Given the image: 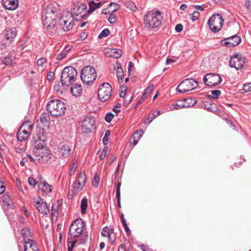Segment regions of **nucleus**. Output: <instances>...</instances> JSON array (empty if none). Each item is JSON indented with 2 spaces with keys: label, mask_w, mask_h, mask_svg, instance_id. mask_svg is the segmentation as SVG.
<instances>
[{
  "label": "nucleus",
  "mask_w": 251,
  "mask_h": 251,
  "mask_svg": "<svg viewBox=\"0 0 251 251\" xmlns=\"http://www.w3.org/2000/svg\"><path fill=\"white\" fill-rule=\"evenodd\" d=\"M58 14L57 9L50 4L45 7L42 12V20L46 32L51 36L57 32L56 17Z\"/></svg>",
  "instance_id": "f257e3e1"
},
{
  "label": "nucleus",
  "mask_w": 251,
  "mask_h": 251,
  "mask_svg": "<svg viewBox=\"0 0 251 251\" xmlns=\"http://www.w3.org/2000/svg\"><path fill=\"white\" fill-rule=\"evenodd\" d=\"M85 223L82 219H76L70 225L69 234L72 239L78 240L77 243L80 245L86 242L88 239L87 233L84 232Z\"/></svg>",
  "instance_id": "f03ea898"
},
{
  "label": "nucleus",
  "mask_w": 251,
  "mask_h": 251,
  "mask_svg": "<svg viewBox=\"0 0 251 251\" xmlns=\"http://www.w3.org/2000/svg\"><path fill=\"white\" fill-rule=\"evenodd\" d=\"M163 16L159 10L148 12L145 16V26L148 29L159 28L162 25Z\"/></svg>",
  "instance_id": "7ed1b4c3"
},
{
  "label": "nucleus",
  "mask_w": 251,
  "mask_h": 251,
  "mask_svg": "<svg viewBox=\"0 0 251 251\" xmlns=\"http://www.w3.org/2000/svg\"><path fill=\"white\" fill-rule=\"evenodd\" d=\"M47 108L49 112L53 116L58 117L63 115L66 110L64 102L59 100H52L48 102Z\"/></svg>",
  "instance_id": "20e7f679"
},
{
  "label": "nucleus",
  "mask_w": 251,
  "mask_h": 251,
  "mask_svg": "<svg viewBox=\"0 0 251 251\" xmlns=\"http://www.w3.org/2000/svg\"><path fill=\"white\" fill-rule=\"evenodd\" d=\"M77 72L73 67L68 66L62 71L61 75V81L62 85L68 87L75 80Z\"/></svg>",
  "instance_id": "39448f33"
},
{
  "label": "nucleus",
  "mask_w": 251,
  "mask_h": 251,
  "mask_svg": "<svg viewBox=\"0 0 251 251\" xmlns=\"http://www.w3.org/2000/svg\"><path fill=\"white\" fill-rule=\"evenodd\" d=\"M80 77L84 84H91L97 77L95 68L89 66L84 67L81 70Z\"/></svg>",
  "instance_id": "423d86ee"
},
{
  "label": "nucleus",
  "mask_w": 251,
  "mask_h": 251,
  "mask_svg": "<svg viewBox=\"0 0 251 251\" xmlns=\"http://www.w3.org/2000/svg\"><path fill=\"white\" fill-rule=\"evenodd\" d=\"M198 85V82L194 79L187 78L181 81L176 88L179 93H185L194 90Z\"/></svg>",
  "instance_id": "0eeeda50"
},
{
  "label": "nucleus",
  "mask_w": 251,
  "mask_h": 251,
  "mask_svg": "<svg viewBox=\"0 0 251 251\" xmlns=\"http://www.w3.org/2000/svg\"><path fill=\"white\" fill-rule=\"evenodd\" d=\"M73 20L72 14L67 12L60 17L58 22L59 25L64 31H69L73 27Z\"/></svg>",
  "instance_id": "6e6552de"
},
{
  "label": "nucleus",
  "mask_w": 251,
  "mask_h": 251,
  "mask_svg": "<svg viewBox=\"0 0 251 251\" xmlns=\"http://www.w3.org/2000/svg\"><path fill=\"white\" fill-rule=\"evenodd\" d=\"M224 23V19L220 14L213 15L208 20L210 29L214 32H217L221 28Z\"/></svg>",
  "instance_id": "1a4fd4ad"
},
{
  "label": "nucleus",
  "mask_w": 251,
  "mask_h": 251,
  "mask_svg": "<svg viewBox=\"0 0 251 251\" xmlns=\"http://www.w3.org/2000/svg\"><path fill=\"white\" fill-rule=\"evenodd\" d=\"M112 91V87L108 83L101 84L98 94L100 100L103 102L107 100L111 96Z\"/></svg>",
  "instance_id": "9d476101"
},
{
  "label": "nucleus",
  "mask_w": 251,
  "mask_h": 251,
  "mask_svg": "<svg viewBox=\"0 0 251 251\" xmlns=\"http://www.w3.org/2000/svg\"><path fill=\"white\" fill-rule=\"evenodd\" d=\"M245 62V58L241 54H235L230 57L229 66L236 70L241 69Z\"/></svg>",
  "instance_id": "9b49d317"
},
{
  "label": "nucleus",
  "mask_w": 251,
  "mask_h": 251,
  "mask_svg": "<svg viewBox=\"0 0 251 251\" xmlns=\"http://www.w3.org/2000/svg\"><path fill=\"white\" fill-rule=\"evenodd\" d=\"M203 80L204 84L207 86H216L221 83V77L216 74H209L204 76Z\"/></svg>",
  "instance_id": "f8f14e48"
},
{
  "label": "nucleus",
  "mask_w": 251,
  "mask_h": 251,
  "mask_svg": "<svg viewBox=\"0 0 251 251\" xmlns=\"http://www.w3.org/2000/svg\"><path fill=\"white\" fill-rule=\"evenodd\" d=\"M33 204L38 209L39 212L43 215L48 214L50 211L47 202L40 197L33 199Z\"/></svg>",
  "instance_id": "ddd939ff"
},
{
  "label": "nucleus",
  "mask_w": 251,
  "mask_h": 251,
  "mask_svg": "<svg viewBox=\"0 0 251 251\" xmlns=\"http://www.w3.org/2000/svg\"><path fill=\"white\" fill-rule=\"evenodd\" d=\"M95 119L91 116H88L82 122L81 128L83 132L89 133L94 128Z\"/></svg>",
  "instance_id": "4468645a"
},
{
  "label": "nucleus",
  "mask_w": 251,
  "mask_h": 251,
  "mask_svg": "<svg viewBox=\"0 0 251 251\" xmlns=\"http://www.w3.org/2000/svg\"><path fill=\"white\" fill-rule=\"evenodd\" d=\"M33 153L37 156L39 163H45L50 158V151L47 148H42V150H34Z\"/></svg>",
  "instance_id": "2eb2a0df"
},
{
  "label": "nucleus",
  "mask_w": 251,
  "mask_h": 251,
  "mask_svg": "<svg viewBox=\"0 0 251 251\" xmlns=\"http://www.w3.org/2000/svg\"><path fill=\"white\" fill-rule=\"evenodd\" d=\"M87 12V6L85 3H77L75 4L72 8V16H75L79 18H82L85 16Z\"/></svg>",
  "instance_id": "dca6fc26"
},
{
  "label": "nucleus",
  "mask_w": 251,
  "mask_h": 251,
  "mask_svg": "<svg viewBox=\"0 0 251 251\" xmlns=\"http://www.w3.org/2000/svg\"><path fill=\"white\" fill-rule=\"evenodd\" d=\"M17 30L15 27H7L3 31L2 35L5 40L6 45L10 43L16 37Z\"/></svg>",
  "instance_id": "f3484780"
},
{
  "label": "nucleus",
  "mask_w": 251,
  "mask_h": 251,
  "mask_svg": "<svg viewBox=\"0 0 251 251\" xmlns=\"http://www.w3.org/2000/svg\"><path fill=\"white\" fill-rule=\"evenodd\" d=\"M241 41V38L235 35L222 40V43L226 47H233L237 46Z\"/></svg>",
  "instance_id": "a211bd4d"
},
{
  "label": "nucleus",
  "mask_w": 251,
  "mask_h": 251,
  "mask_svg": "<svg viewBox=\"0 0 251 251\" xmlns=\"http://www.w3.org/2000/svg\"><path fill=\"white\" fill-rule=\"evenodd\" d=\"M25 251H39L36 243L31 239L25 241L24 242Z\"/></svg>",
  "instance_id": "6ab92c4d"
},
{
  "label": "nucleus",
  "mask_w": 251,
  "mask_h": 251,
  "mask_svg": "<svg viewBox=\"0 0 251 251\" xmlns=\"http://www.w3.org/2000/svg\"><path fill=\"white\" fill-rule=\"evenodd\" d=\"M3 6L8 10H15L18 7V0H2Z\"/></svg>",
  "instance_id": "aec40b11"
},
{
  "label": "nucleus",
  "mask_w": 251,
  "mask_h": 251,
  "mask_svg": "<svg viewBox=\"0 0 251 251\" xmlns=\"http://www.w3.org/2000/svg\"><path fill=\"white\" fill-rule=\"evenodd\" d=\"M72 152V147L68 144L63 145L59 151V153L63 158L69 157Z\"/></svg>",
  "instance_id": "412c9836"
},
{
  "label": "nucleus",
  "mask_w": 251,
  "mask_h": 251,
  "mask_svg": "<svg viewBox=\"0 0 251 251\" xmlns=\"http://www.w3.org/2000/svg\"><path fill=\"white\" fill-rule=\"evenodd\" d=\"M38 187L39 189H41L43 193L46 194L51 193L52 191V186L49 184L45 181H41V182L38 184Z\"/></svg>",
  "instance_id": "4be33fe9"
},
{
  "label": "nucleus",
  "mask_w": 251,
  "mask_h": 251,
  "mask_svg": "<svg viewBox=\"0 0 251 251\" xmlns=\"http://www.w3.org/2000/svg\"><path fill=\"white\" fill-rule=\"evenodd\" d=\"M143 134L142 130H138L135 132L132 138L130 139L129 144H132L133 146L137 144L138 140L141 138Z\"/></svg>",
  "instance_id": "5701e85b"
},
{
  "label": "nucleus",
  "mask_w": 251,
  "mask_h": 251,
  "mask_svg": "<svg viewBox=\"0 0 251 251\" xmlns=\"http://www.w3.org/2000/svg\"><path fill=\"white\" fill-rule=\"evenodd\" d=\"M70 91L73 96L77 97L81 95L82 89L80 84L76 83L71 87Z\"/></svg>",
  "instance_id": "b1692460"
},
{
  "label": "nucleus",
  "mask_w": 251,
  "mask_h": 251,
  "mask_svg": "<svg viewBox=\"0 0 251 251\" xmlns=\"http://www.w3.org/2000/svg\"><path fill=\"white\" fill-rule=\"evenodd\" d=\"M122 51L120 50L111 49L109 51V57L116 59L120 58L122 55Z\"/></svg>",
  "instance_id": "393cba45"
},
{
  "label": "nucleus",
  "mask_w": 251,
  "mask_h": 251,
  "mask_svg": "<svg viewBox=\"0 0 251 251\" xmlns=\"http://www.w3.org/2000/svg\"><path fill=\"white\" fill-rule=\"evenodd\" d=\"M185 107H189L196 104L197 101L195 99L187 98L182 100Z\"/></svg>",
  "instance_id": "a878e982"
},
{
  "label": "nucleus",
  "mask_w": 251,
  "mask_h": 251,
  "mask_svg": "<svg viewBox=\"0 0 251 251\" xmlns=\"http://www.w3.org/2000/svg\"><path fill=\"white\" fill-rule=\"evenodd\" d=\"M35 149L34 150H42V148H47L45 145L44 140H41L38 137V140L35 141L34 143Z\"/></svg>",
  "instance_id": "bb28decb"
},
{
  "label": "nucleus",
  "mask_w": 251,
  "mask_h": 251,
  "mask_svg": "<svg viewBox=\"0 0 251 251\" xmlns=\"http://www.w3.org/2000/svg\"><path fill=\"white\" fill-rule=\"evenodd\" d=\"M26 148V143H22V142H19L17 144V147L15 148L16 151L18 153H22L25 151Z\"/></svg>",
  "instance_id": "cd10ccee"
},
{
  "label": "nucleus",
  "mask_w": 251,
  "mask_h": 251,
  "mask_svg": "<svg viewBox=\"0 0 251 251\" xmlns=\"http://www.w3.org/2000/svg\"><path fill=\"white\" fill-rule=\"evenodd\" d=\"M117 77L119 82H122L123 77V71L120 64H117Z\"/></svg>",
  "instance_id": "c85d7f7f"
},
{
  "label": "nucleus",
  "mask_w": 251,
  "mask_h": 251,
  "mask_svg": "<svg viewBox=\"0 0 251 251\" xmlns=\"http://www.w3.org/2000/svg\"><path fill=\"white\" fill-rule=\"evenodd\" d=\"M205 107L208 110L213 112H216L218 110L216 104L213 103H207V104H205Z\"/></svg>",
  "instance_id": "c756f323"
},
{
  "label": "nucleus",
  "mask_w": 251,
  "mask_h": 251,
  "mask_svg": "<svg viewBox=\"0 0 251 251\" xmlns=\"http://www.w3.org/2000/svg\"><path fill=\"white\" fill-rule=\"evenodd\" d=\"M84 185V183H82L81 182L75 181V182L73 184L72 186L76 191L78 192L82 190Z\"/></svg>",
  "instance_id": "7c9ffc66"
},
{
  "label": "nucleus",
  "mask_w": 251,
  "mask_h": 251,
  "mask_svg": "<svg viewBox=\"0 0 251 251\" xmlns=\"http://www.w3.org/2000/svg\"><path fill=\"white\" fill-rule=\"evenodd\" d=\"M81 211L82 214H84L86 212V209L87 207V200L86 198H83L81 201Z\"/></svg>",
  "instance_id": "2f4dec72"
},
{
  "label": "nucleus",
  "mask_w": 251,
  "mask_h": 251,
  "mask_svg": "<svg viewBox=\"0 0 251 251\" xmlns=\"http://www.w3.org/2000/svg\"><path fill=\"white\" fill-rule=\"evenodd\" d=\"M108 5V8L111 9V10H109L108 11V13L114 12L118 10L120 8V5L115 2H111L110 4H109Z\"/></svg>",
  "instance_id": "473e14b6"
},
{
  "label": "nucleus",
  "mask_w": 251,
  "mask_h": 251,
  "mask_svg": "<svg viewBox=\"0 0 251 251\" xmlns=\"http://www.w3.org/2000/svg\"><path fill=\"white\" fill-rule=\"evenodd\" d=\"M2 201L5 203L7 205L10 206L12 204V201L10 197L7 194H4L2 198Z\"/></svg>",
  "instance_id": "72a5a7b5"
},
{
  "label": "nucleus",
  "mask_w": 251,
  "mask_h": 251,
  "mask_svg": "<svg viewBox=\"0 0 251 251\" xmlns=\"http://www.w3.org/2000/svg\"><path fill=\"white\" fill-rule=\"evenodd\" d=\"M20 128L25 129L28 131H31L33 128V125L29 122H26L23 124Z\"/></svg>",
  "instance_id": "f704fd0d"
},
{
  "label": "nucleus",
  "mask_w": 251,
  "mask_h": 251,
  "mask_svg": "<svg viewBox=\"0 0 251 251\" xmlns=\"http://www.w3.org/2000/svg\"><path fill=\"white\" fill-rule=\"evenodd\" d=\"M21 234H22L23 238H25V240L26 241V238L28 237L30 235V230L28 228H24L21 231ZM28 239H27V240Z\"/></svg>",
  "instance_id": "c9c22d12"
},
{
  "label": "nucleus",
  "mask_w": 251,
  "mask_h": 251,
  "mask_svg": "<svg viewBox=\"0 0 251 251\" xmlns=\"http://www.w3.org/2000/svg\"><path fill=\"white\" fill-rule=\"evenodd\" d=\"M76 181L81 182L82 183L85 184L86 176L84 172H81L79 174Z\"/></svg>",
  "instance_id": "e433bc0d"
},
{
  "label": "nucleus",
  "mask_w": 251,
  "mask_h": 251,
  "mask_svg": "<svg viewBox=\"0 0 251 251\" xmlns=\"http://www.w3.org/2000/svg\"><path fill=\"white\" fill-rule=\"evenodd\" d=\"M126 7L130 10L135 12L137 10V7L135 3L132 1H128L126 3Z\"/></svg>",
  "instance_id": "4c0bfd02"
},
{
  "label": "nucleus",
  "mask_w": 251,
  "mask_h": 251,
  "mask_svg": "<svg viewBox=\"0 0 251 251\" xmlns=\"http://www.w3.org/2000/svg\"><path fill=\"white\" fill-rule=\"evenodd\" d=\"M173 108L176 109H178L182 108H185L182 100L178 101V102L174 103L172 104Z\"/></svg>",
  "instance_id": "58836bf2"
},
{
  "label": "nucleus",
  "mask_w": 251,
  "mask_h": 251,
  "mask_svg": "<svg viewBox=\"0 0 251 251\" xmlns=\"http://www.w3.org/2000/svg\"><path fill=\"white\" fill-rule=\"evenodd\" d=\"M76 168H77V165L75 163L73 162L72 164V165L70 167V168L69 175L70 176H72L75 174Z\"/></svg>",
  "instance_id": "ea45409f"
},
{
  "label": "nucleus",
  "mask_w": 251,
  "mask_h": 251,
  "mask_svg": "<svg viewBox=\"0 0 251 251\" xmlns=\"http://www.w3.org/2000/svg\"><path fill=\"white\" fill-rule=\"evenodd\" d=\"M49 119V116L46 114H42L40 116V120L43 124H46L48 123Z\"/></svg>",
  "instance_id": "a19ab883"
},
{
  "label": "nucleus",
  "mask_w": 251,
  "mask_h": 251,
  "mask_svg": "<svg viewBox=\"0 0 251 251\" xmlns=\"http://www.w3.org/2000/svg\"><path fill=\"white\" fill-rule=\"evenodd\" d=\"M110 134V131L109 130H107L105 131V135L102 139V142L104 145H107L108 143V137Z\"/></svg>",
  "instance_id": "79ce46f5"
},
{
  "label": "nucleus",
  "mask_w": 251,
  "mask_h": 251,
  "mask_svg": "<svg viewBox=\"0 0 251 251\" xmlns=\"http://www.w3.org/2000/svg\"><path fill=\"white\" fill-rule=\"evenodd\" d=\"M110 34V31L108 29H103L99 35V38L101 39L103 37L107 36Z\"/></svg>",
  "instance_id": "37998d69"
},
{
  "label": "nucleus",
  "mask_w": 251,
  "mask_h": 251,
  "mask_svg": "<svg viewBox=\"0 0 251 251\" xmlns=\"http://www.w3.org/2000/svg\"><path fill=\"white\" fill-rule=\"evenodd\" d=\"M200 16V13L197 11H194L193 13L190 15V18L193 22L198 20Z\"/></svg>",
  "instance_id": "c03bdc74"
},
{
  "label": "nucleus",
  "mask_w": 251,
  "mask_h": 251,
  "mask_svg": "<svg viewBox=\"0 0 251 251\" xmlns=\"http://www.w3.org/2000/svg\"><path fill=\"white\" fill-rule=\"evenodd\" d=\"M97 7L96 4L94 1H90L89 2V9L88 10V12L90 13H92L95 10L97 9Z\"/></svg>",
  "instance_id": "a18cd8bd"
},
{
  "label": "nucleus",
  "mask_w": 251,
  "mask_h": 251,
  "mask_svg": "<svg viewBox=\"0 0 251 251\" xmlns=\"http://www.w3.org/2000/svg\"><path fill=\"white\" fill-rule=\"evenodd\" d=\"M78 240H74L68 243V251H73L75 245L77 243Z\"/></svg>",
  "instance_id": "49530a36"
},
{
  "label": "nucleus",
  "mask_w": 251,
  "mask_h": 251,
  "mask_svg": "<svg viewBox=\"0 0 251 251\" xmlns=\"http://www.w3.org/2000/svg\"><path fill=\"white\" fill-rule=\"evenodd\" d=\"M47 62L46 58H41L38 59L37 61V65L39 67H44L45 64Z\"/></svg>",
  "instance_id": "de8ad7c7"
},
{
  "label": "nucleus",
  "mask_w": 251,
  "mask_h": 251,
  "mask_svg": "<svg viewBox=\"0 0 251 251\" xmlns=\"http://www.w3.org/2000/svg\"><path fill=\"white\" fill-rule=\"evenodd\" d=\"M100 181V177L97 174H95L93 178V180L92 182V184L93 186L97 187Z\"/></svg>",
  "instance_id": "09e8293b"
},
{
  "label": "nucleus",
  "mask_w": 251,
  "mask_h": 251,
  "mask_svg": "<svg viewBox=\"0 0 251 251\" xmlns=\"http://www.w3.org/2000/svg\"><path fill=\"white\" fill-rule=\"evenodd\" d=\"M212 96H211V98L212 99H217L218 97L221 95V92L220 90H216L212 91L211 92Z\"/></svg>",
  "instance_id": "8fccbe9b"
},
{
  "label": "nucleus",
  "mask_w": 251,
  "mask_h": 251,
  "mask_svg": "<svg viewBox=\"0 0 251 251\" xmlns=\"http://www.w3.org/2000/svg\"><path fill=\"white\" fill-rule=\"evenodd\" d=\"M112 229H109L107 227H104L102 228L101 231V235L104 237H107L108 235H109L110 232H111Z\"/></svg>",
  "instance_id": "3c124183"
},
{
  "label": "nucleus",
  "mask_w": 251,
  "mask_h": 251,
  "mask_svg": "<svg viewBox=\"0 0 251 251\" xmlns=\"http://www.w3.org/2000/svg\"><path fill=\"white\" fill-rule=\"evenodd\" d=\"M17 136L19 141L20 142L25 141L27 138V136L23 135V133H21V132H18Z\"/></svg>",
  "instance_id": "603ef678"
},
{
  "label": "nucleus",
  "mask_w": 251,
  "mask_h": 251,
  "mask_svg": "<svg viewBox=\"0 0 251 251\" xmlns=\"http://www.w3.org/2000/svg\"><path fill=\"white\" fill-rule=\"evenodd\" d=\"M107 237H109V242H110L111 244L114 243L116 240V235L113 230L111 231V232H110L109 235H108Z\"/></svg>",
  "instance_id": "864d4df0"
},
{
  "label": "nucleus",
  "mask_w": 251,
  "mask_h": 251,
  "mask_svg": "<svg viewBox=\"0 0 251 251\" xmlns=\"http://www.w3.org/2000/svg\"><path fill=\"white\" fill-rule=\"evenodd\" d=\"M33 155L34 156H32L30 154H27L26 157L27 158V159H29L31 162L37 164L38 163H39L38 159H36L37 156H36V155H34L33 154Z\"/></svg>",
  "instance_id": "5fc2aeb1"
},
{
  "label": "nucleus",
  "mask_w": 251,
  "mask_h": 251,
  "mask_svg": "<svg viewBox=\"0 0 251 251\" xmlns=\"http://www.w3.org/2000/svg\"><path fill=\"white\" fill-rule=\"evenodd\" d=\"M2 62L6 65H11L12 63V60L10 57H5L3 58Z\"/></svg>",
  "instance_id": "6e6d98bb"
},
{
  "label": "nucleus",
  "mask_w": 251,
  "mask_h": 251,
  "mask_svg": "<svg viewBox=\"0 0 251 251\" xmlns=\"http://www.w3.org/2000/svg\"><path fill=\"white\" fill-rule=\"evenodd\" d=\"M108 152V148H104L103 149V151L101 152L100 155V160H103L105 156H106V154Z\"/></svg>",
  "instance_id": "4d7b16f0"
},
{
  "label": "nucleus",
  "mask_w": 251,
  "mask_h": 251,
  "mask_svg": "<svg viewBox=\"0 0 251 251\" xmlns=\"http://www.w3.org/2000/svg\"><path fill=\"white\" fill-rule=\"evenodd\" d=\"M113 116L114 115L112 113L109 112L106 114L105 116V120L106 122L110 123L112 120Z\"/></svg>",
  "instance_id": "13d9d810"
},
{
  "label": "nucleus",
  "mask_w": 251,
  "mask_h": 251,
  "mask_svg": "<svg viewBox=\"0 0 251 251\" xmlns=\"http://www.w3.org/2000/svg\"><path fill=\"white\" fill-rule=\"evenodd\" d=\"M51 213L52 215V217L53 218L55 217H57V209L55 207L54 204L52 205L51 209Z\"/></svg>",
  "instance_id": "bf43d9fd"
},
{
  "label": "nucleus",
  "mask_w": 251,
  "mask_h": 251,
  "mask_svg": "<svg viewBox=\"0 0 251 251\" xmlns=\"http://www.w3.org/2000/svg\"><path fill=\"white\" fill-rule=\"evenodd\" d=\"M243 90L246 93L251 92V83L248 84H244L243 87Z\"/></svg>",
  "instance_id": "052dcab7"
},
{
  "label": "nucleus",
  "mask_w": 251,
  "mask_h": 251,
  "mask_svg": "<svg viewBox=\"0 0 251 251\" xmlns=\"http://www.w3.org/2000/svg\"><path fill=\"white\" fill-rule=\"evenodd\" d=\"M154 85L152 84H150L149 85V86L147 87L145 91V93L147 94H150L153 90Z\"/></svg>",
  "instance_id": "680f3d73"
},
{
  "label": "nucleus",
  "mask_w": 251,
  "mask_h": 251,
  "mask_svg": "<svg viewBox=\"0 0 251 251\" xmlns=\"http://www.w3.org/2000/svg\"><path fill=\"white\" fill-rule=\"evenodd\" d=\"M54 76H55V75H54V73L52 72H49L48 74H47V79L50 81L51 80H52L54 78Z\"/></svg>",
  "instance_id": "e2e57ef3"
},
{
  "label": "nucleus",
  "mask_w": 251,
  "mask_h": 251,
  "mask_svg": "<svg viewBox=\"0 0 251 251\" xmlns=\"http://www.w3.org/2000/svg\"><path fill=\"white\" fill-rule=\"evenodd\" d=\"M28 182L31 186H35L38 183V182L33 177H30L28 179Z\"/></svg>",
  "instance_id": "0e129e2a"
},
{
  "label": "nucleus",
  "mask_w": 251,
  "mask_h": 251,
  "mask_svg": "<svg viewBox=\"0 0 251 251\" xmlns=\"http://www.w3.org/2000/svg\"><path fill=\"white\" fill-rule=\"evenodd\" d=\"M18 132H21L22 134L23 133V135L27 136V138L31 131L26 130L25 129H23V128H20V129L19 130Z\"/></svg>",
  "instance_id": "69168bd1"
},
{
  "label": "nucleus",
  "mask_w": 251,
  "mask_h": 251,
  "mask_svg": "<svg viewBox=\"0 0 251 251\" xmlns=\"http://www.w3.org/2000/svg\"><path fill=\"white\" fill-rule=\"evenodd\" d=\"M160 114V111H156V114H153V116H151V117H149L148 119V120H149V123L150 124V123H151L152 122V121L156 117H157L158 116H159V115Z\"/></svg>",
  "instance_id": "338daca9"
},
{
  "label": "nucleus",
  "mask_w": 251,
  "mask_h": 251,
  "mask_svg": "<svg viewBox=\"0 0 251 251\" xmlns=\"http://www.w3.org/2000/svg\"><path fill=\"white\" fill-rule=\"evenodd\" d=\"M116 17L113 14H111L108 18V21L111 24H114L116 22Z\"/></svg>",
  "instance_id": "774afa93"
}]
</instances>
